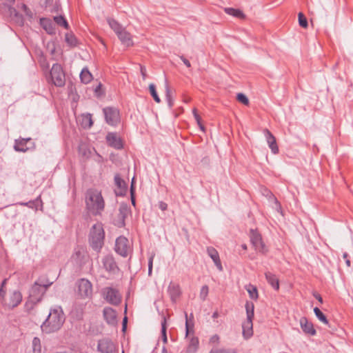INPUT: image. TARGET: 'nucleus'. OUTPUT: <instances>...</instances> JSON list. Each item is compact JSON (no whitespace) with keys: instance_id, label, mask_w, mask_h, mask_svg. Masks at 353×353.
Wrapping results in <instances>:
<instances>
[{"instance_id":"f257e3e1","label":"nucleus","mask_w":353,"mask_h":353,"mask_svg":"<svg viewBox=\"0 0 353 353\" xmlns=\"http://www.w3.org/2000/svg\"><path fill=\"white\" fill-rule=\"evenodd\" d=\"M85 209L93 216H101L105 206L101 192L95 188L88 189L85 194Z\"/></svg>"},{"instance_id":"f03ea898","label":"nucleus","mask_w":353,"mask_h":353,"mask_svg":"<svg viewBox=\"0 0 353 353\" xmlns=\"http://www.w3.org/2000/svg\"><path fill=\"white\" fill-rule=\"evenodd\" d=\"M65 321V316L61 307L57 306L50 310V313L41 325L43 332L47 334L54 333L59 330Z\"/></svg>"},{"instance_id":"7ed1b4c3","label":"nucleus","mask_w":353,"mask_h":353,"mask_svg":"<svg viewBox=\"0 0 353 353\" xmlns=\"http://www.w3.org/2000/svg\"><path fill=\"white\" fill-rule=\"evenodd\" d=\"M6 279H4L0 288V298L2 304L10 309H12L18 306L22 301V294L19 290H13L10 292L8 296H6V291L5 290V285Z\"/></svg>"},{"instance_id":"20e7f679","label":"nucleus","mask_w":353,"mask_h":353,"mask_svg":"<svg viewBox=\"0 0 353 353\" xmlns=\"http://www.w3.org/2000/svg\"><path fill=\"white\" fill-rule=\"evenodd\" d=\"M105 232L101 223L93 225L89 234V242L93 250L99 252L104 243Z\"/></svg>"},{"instance_id":"39448f33","label":"nucleus","mask_w":353,"mask_h":353,"mask_svg":"<svg viewBox=\"0 0 353 353\" xmlns=\"http://www.w3.org/2000/svg\"><path fill=\"white\" fill-rule=\"evenodd\" d=\"M107 22L123 46L130 47L134 45L131 34L121 24L112 18H107Z\"/></svg>"},{"instance_id":"423d86ee","label":"nucleus","mask_w":353,"mask_h":353,"mask_svg":"<svg viewBox=\"0 0 353 353\" xmlns=\"http://www.w3.org/2000/svg\"><path fill=\"white\" fill-rule=\"evenodd\" d=\"M52 285V282H44L41 279L36 281L32 285L29 294V301L37 304L42 300L47 289Z\"/></svg>"},{"instance_id":"0eeeda50","label":"nucleus","mask_w":353,"mask_h":353,"mask_svg":"<svg viewBox=\"0 0 353 353\" xmlns=\"http://www.w3.org/2000/svg\"><path fill=\"white\" fill-rule=\"evenodd\" d=\"M245 307L247 319L242 324L243 336L244 339H248L253 335L252 320L254 316V305L252 302L247 301Z\"/></svg>"},{"instance_id":"6e6552de","label":"nucleus","mask_w":353,"mask_h":353,"mask_svg":"<svg viewBox=\"0 0 353 353\" xmlns=\"http://www.w3.org/2000/svg\"><path fill=\"white\" fill-rule=\"evenodd\" d=\"M48 81H51L57 87H63L65 83V73L59 63H54L50 72Z\"/></svg>"},{"instance_id":"1a4fd4ad","label":"nucleus","mask_w":353,"mask_h":353,"mask_svg":"<svg viewBox=\"0 0 353 353\" xmlns=\"http://www.w3.org/2000/svg\"><path fill=\"white\" fill-rule=\"evenodd\" d=\"M101 294L103 299L111 305H118L121 301V295L114 288L105 287L103 288Z\"/></svg>"},{"instance_id":"9d476101","label":"nucleus","mask_w":353,"mask_h":353,"mask_svg":"<svg viewBox=\"0 0 353 353\" xmlns=\"http://www.w3.org/2000/svg\"><path fill=\"white\" fill-rule=\"evenodd\" d=\"M77 296L81 299L91 297L92 294V285L88 279H81L76 283Z\"/></svg>"},{"instance_id":"9b49d317","label":"nucleus","mask_w":353,"mask_h":353,"mask_svg":"<svg viewBox=\"0 0 353 353\" xmlns=\"http://www.w3.org/2000/svg\"><path fill=\"white\" fill-rule=\"evenodd\" d=\"M105 119L108 124L115 126L120 121L119 111L114 108L107 107L103 109Z\"/></svg>"},{"instance_id":"f8f14e48","label":"nucleus","mask_w":353,"mask_h":353,"mask_svg":"<svg viewBox=\"0 0 353 353\" xmlns=\"http://www.w3.org/2000/svg\"><path fill=\"white\" fill-rule=\"evenodd\" d=\"M250 241L256 251L263 254L268 251L261 235L257 231L250 230Z\"/></svg>"},{"instance_id":"ddd939ff","label":"nucleus","mask_w":353,"mask_h":353,"mask_svg":"<svg viewBox=\"0 0 353 353\" xmlns=\"http://www.w3.org/2000/svg\"><path fill=\"white\" fill-rule=\"evenodd\" d=\"M114 250L119 255L126 257L130 251L128 239L123 236H119L116 239Z\"/></svg>"},{"instance_id":"4468645a","label":"nucleus","mask_w":353,"mask_h":353,"mask_svg":"<svg viewBox=\"0 0 353 353\" xmlns=\"http://www.w3.org/2000/svg\"><path fill=\"white\" fill-rule=\"evenodd\" d=\"M103 268L107 272L112 274H116L119 271V268L112 255L105 256L102 259Z\"/></svg>"},{"instance_id":"2eb2a0df","label":"nucleus","mask_w":353,"mask_h":353,"mask_svg":"<svg viewBox=\"0 0 353 353\" xmlns=\"http://www.w3.org/2000/svg\"><path fill=\"white\" fill-rule=\"evenodd\" d=\"M105 139L109 146L117 150L123 148V144L122 139L116 132H108Z\"/></svg>"},{"instance_id":"dca6fc26","label":"nucleus","mask_w":353,"mask_h":353,"mask_svg":"<svg viewBox=\"0 0 353 353\" xmlns=\"http://www.w3.org/2000/svg\"><path fill=\"white\" fill-rule=\"evenodd\" d=\"M97 349L101 353H113L115 350L114 343L108 339L99 340Z\"/></svg>"},{"instance_id":"f3484780","label":"nucleus","mask_w":353,"mask_h":353,"mask_svg":"<svg viewBox=\"0 0 353 353\" xmlns=\"http://www.w3.org/2000/svg\"><path fill=\"white\" fill-rule=\"evenodd\" d=\"M263 132L265 137L268 146L271 149L272 152L273 154H277L279 152V147L276 144V141L274 136L268 129H264Z\"/></svg>"},{"instance_id":"a211bd4d","label":"nucleus","mask_w":353,"mask_h":353,"mask_svg":"<svg viewBox=\"0 0 353 353\" xmlns=\"http://www.w3.org/2000/svg\"><path fill=\"white\" fill-rule=\"evenodd\" d=\"M103 314L107 323L113 325L117 323V312L112 307H105L103 311Z\"/></svg>"},{"instance_id":"6ab92c4d","label":"nucleus","mask_w":353,"mask_h":353,"mask_svg":"<svg viewBox=\"0 0 353 353\" xmlns=\"http://www.w3.org/2000/svg\"><path fill=\"white\" fill-rule=\"evenodd\" d=\"M15 205H19L21 206H26L31 209H34L37 210L39 207H40V210H43V201L41 200V195L38 196L34 200H31L28 202H18Z\"/></svg>"},{"instance_id":"aec40b11","label":"nucleus","mask_w":353,"mask_h":353,"mask_svg":"<svg viewBox=\"0 0 353 353\" xmlns=\"http://www.w3.org/2000/svg\"><path fill=\"white\" fill-rule=\"evenodd\" d=\"M300 325L303 331L307 334L312 336L316 334V332L313 327L312 323L308 322L306 317H301L300 319Z\"/></svg>"},{"instance_id":"412c9836","label":"nucleus","mask_w":353,"mask_h":353,"mask_svg":"<svg viewBox=\"0 0 353 353\" xmlns=\"http://www.w3.org/2000/svg\"><path fill=\"white\" fill-rule=\"evenodd\" d=\"M207 253L208 256L212 259L215 265L219 271L223 270V267L219 258V255L216 249L212 247H208L207 248Z\"/></svg>"},{"instance_id":"4be33fe9","label":"nucleus","mask_w":353,"mask_h":353,"mask_svg":"<svg viewBox=\"0 0 353 353\" xmlns=\"http://www.w3.org/2000/svg\"><path fill=\"white\" fill-rule=\"evenodd\" d=\"M40 24L42 28L47 32L49 34H53L55 33V28L53 22L47 18H42L40 19Z\"/></svg>"},{"instance_id":"5701e85b","label":"nucleus","mask_w":353,"mask_h":353,"mask_svg":"<svg viewBox=\"0 0 353 353\" xmlns=\"http://www.w3.org/2000/svg\"><path fill=\"white\" fill-rule=\"evenodd\" d=\"M265 279L268 281V283L275 290H279V279L276 277V276L270 272H266L265 273Z\"/></svg>"},{"instance_id":"b1692460","label":"nucleus","mask_w":353,"mask_h":353,"mask_svg":"<svg viewBox=\"0 0 353 353\" xmlns=\"http://www.w3.org/2000/svg\"><path fill=\"white\" fill-rule=\"evenodd\" d=\"M30 138L15 140L14 149L17 152H26L28 150V148L26 145L27 143L30 141Z\"/></svg>"},{"instance_id":"393cba45","label":"nucleus","mask_w":353,"mask_h":353,"mask_svg":"<svg viewBox=\"0 0 353 353\" xmlns=\"http://www.w3.org/2000/svg\"><path fill=\"white\" fill-rule=\"evenodd\" d=\"M92 79V74L89 71L88 68L87 67L83 68L80 73L81 81L84 84H87L89 83Z\"/></svg>"},{"instance_id":"a878e982","label":"nucleus","mask_w":353,"mask_h":353,"mask_svg":"<svg viewBox=\"0 0 353 353\" xmlns=\"http://www.w3.org/2000/svg\"><path fill=\"white\" fill-rule=\"evenodd\" d=\"M224 11L226 14L239 19H243L245 18V14L239 9H235L233 8H225Z\"/></svg>"},{"instance_id":"bb28decb","label":"nucleus","mask_w":353,"mask_h":353,"mask_svg":"<svg viewBox=\"0 0 353 353\" xmlns=\"http://www.w3.org/2000/svg\"><path fill=\"white\" fill-rule=\"evenodd\" d=\"M251 299L256 301L259 298L258 290L256 286L248 284L245 287Z\"/></svg>"},{"instance_id":"cd10ccee","label":"nucleus","mask_w":353,"mask_h":353,"mask_svg":"<svg viewBox=\"0 0 353 353\" xmlns=\"http://www.w3.org/2000/svg\"><path fill=\"white\" fill-rule=\"evenodd\" d=\"M199 347V339L197 337H192L187 348L188 353H195Z\"/></svg>"},{"instance_id":"c85d7f7f","label":"nucleus","mask_w":353,"mask_h":353,"mask_svg":"<svg viewBox=\"0 0 353 353\" xmlns=\"http://www.w3.org/2000/svg\"><path fill=\"white\" fill-rule=\"evenodd\" d=\"M81 125L84 128H90L93 125V121L92 119V114L90 113H85L82 114Z\"/></svg>"},{"instance_id":"c756f323","label":"nucleus","mask_w":353,"mask_h":353,"mask_svg":"<svg viewBox=\"0 0 353 353\" xmlns=\"http://www.w3.org/2000/svg\"><path fill=\"white\" fill-rule=\"evenodd\" d=\"M32 349L33 353H43L41 340L39 337H34L32 341Z\"/></svg>"},{"instance_id":"7c9ffc66","label":"nucleus","mask_w":353,"mask_h":353,"mask_svg":"<svg viewBox=\"0 0 353 353\" xmlns=\"http://www.w3.org/2000/svg\"><path fill=\"white\" fill-rule=\"evenodd\" d=\"M165 89L166 101H167L169 108H171L174 105V100L172 99L171 90H170V86L168 85L167 80H165Z\"/></svg>"},{"instance_id":"2f4dec72","label":"nucleus","mask_w":353,"mask_h":353,"mask_svg":"<svg viewBox=\"0 0 353 353\" xmlns=\"http://www.w3.org/2000/svg\"><path fill=\"white\" fill-rule=\"evenodd\" d=\"M167 319L165 316H162V320H161V337L163 341L166 343L168 342V338H167V334H166V330H167Z\"/></svg>"},{"instance_id":"473e14b6","label":"nucleus","mask_w":353,"mask_h":353,"mask_svg":"<svg viewBox=\"0 0 353 353\" xmlns=\"http://www.w3.org/2000/svg\"><path fill=\"white\" fill-rule=\"evenodd\" d=\"M65 42L72 47H74L77 45V40L76 37L71 33H67L65 36Z\"/></svg>"},{"instance_id":"72a5a7b5","label":"nucleus","mask_w":353,"mask_h":353,"mask_svg":"<svg viewBox=\"0 0 353 353\" xmlns=\"http://www.w3.org/2000/svg\"><path fill=\"white\" fill-rule=\"evenodd\" d=\"M314 312L316 315V316L318 318V319L321 321L322 323L328 325L329 322L326 318V316L324 315V314L321 311V310L319 307H314Z\"/></svg>"},{"instance_id":"f704fd0d","label":"nucleus","mask_w":353,"mask_h":353,"mask_svg":"<svg viewBox=\"0 0 353 353\" xmlns=\"http://www.w3.org/2000/svg\"><path fill=\"white\" fill-rule=\"evenodd\" d=\"M185 336L187 337L190 333H193L194 323L190 324V319L188 317V314L185 313Z\"/></svg>"},{"instance_id":"c9c22d12","label":"nucleus","mask_w":353,"mask_h":353,"mask_svg":"<svg viewBox=\"0 0 353 353\" xmlns=\"http://www.w3.org/2000/svg\"><path fill=\"white\" fill-rule=\"evenodd\" d=\"M149 90H150V94L153 97L154 100L157 103H159L161 102V99L159 98V97L157 92L156 86L154 83H150L149 85Z\"/></svg>"},{"instance_id":"e433bc0d","label":"nucleus","mask_w":353,"mask_h":353,"mask_svg":"<svg viewBox=\"0 0 353 353\" xmlns=\"http://www.w3.org/2000/svg\"><path fill=\"white\" fill-rule=\"evenodd\" d=\"M265 192H266V196H268L269 198V199H271L272 200L275 205H276V209L277 211H280L281 210V205L280 204V203L279 202V201L277 200V199L275 197V196L269 190H265Z\"/></svg>"},{"instance_id":"4c0bfd02","label":"nucleus","mask_w":353,"mask_h":353,"mask_svg":"<svg viewBox=\"0 0 353 353\" xmlns=\"http://www.w3.org/2000/svg\"><path fill=\"white\" fill-rule=\"evenodd\" d=\"M114 183L115 185L120 189H123L125 190L126 186L125 181L120 177L119 174H116L114 176Z\"/></svg>"},{"instance_id":"58836bf2","label":"nucleus","mask_w":353,"mask_h":353,"mask_svg":"<svg viewBox=\"0 0 353 353\" xmlns=\"http://www.w3.org/2000/svg\"><path fill=\"white\" fill-rule=\"evenodd\" d=\"M54 21L57 23L58 25L61 26H63L65 28H68V23L65 19L62 16H57L54 17Z\"/></svg>"},{"instance_id":"ea45409f","label":"nucleus","mask_w":353,"mask_h":353,"mask_svg":"<svg viewBox=\"0 0 353 353\" xmlns=\"http://www.w3.org/2000/svg\"><path fill=\"white\" fill-rule=\"evenodd\" d=\"M209 353H237L234 349H212Z\"/></svg>"},{"instance_id":"a19ab883","label":"nucleus","mask_w":353,"mask_h":353,"mask_svg":"<svg viewBox=\"0 0 353 353\" xmlns=\"http://www.w3.org/2000/svg\"><path fill=\"white\" fill-rule=\"evenodd\" d=\"M192 113H193L194 117L198 125L199 126L200 129L201 130L204 131V126L201 123V118L197 113V110L196 108H194L192 110Z\"/></svg>"},{"instance_id":"79ce46f5","label":"nucleus","mask_w":353,"mask_h":353,"mask_svg":"<svg viewBox=\"0 0 353 353\" xmlns=\"http://www.w3.org/2000/svg\"><path fill=\"white\" fill-rule=\"evenodd\" d=\"M208 292H209L208 286L206 285L202 286L201 291H200V294H199L200 299L202 301H205L208 295Z\"/></svg>"},{"instance_id":"37998d69","label":"nucleus","mask_w":353,"mask_h":353,"mask_svg":"<svg viewBox=\"0 0 353 353\" xmlns=\"http://www.w3.org/2000/svg\"><path fill=\"white\" fill-rule=\"evenodd\" d=\"M299 23L303 28H307L308 26L307 20L302 12L299 13Z\"/></svg>"},{"instance_id":"c03bdc74","label":"nucleus","mask_w":353,"mask_h":353,"mask_svg":"<svg viewBox=\"0 0 353 353\" xmlns=\"http://www.w3.org/2000/svg\"><path fill=\"white\" fill-rule=\"evenodd\" d=\"M129 213V209L127 205H121L119 208V216L124 219Z\"/></svg>"},{"instance_id":"a18cd8bd","label":"nucleus","mask_w":353,"mask_h":353,"mask_svg":"<svg viewBox=\"0 0 353 353\" xmlns=\"http://www.w3.org/2000/svg\"><path fill=\"white\" fill-rule=\"evenodd\" d=\"M237 100L243 104L248 105L249 104V100L248 97L243 93H239L236 96Z\"/></svg>"},{"instance_id":"49530a36","label":"nucleus","mask_w":353,"mask_h":353,"mask_svg":"<svg viewBox=\"0 0 353 353\" xmlns=\"http://www.w3.org/2000/svg\"><path fill=\"white\" fill-rule=\"evenodd\" d=\"M154 256H155V254L152 253L148 259V275L149 276L152 275V268H153V260H154Z\"/></svg>"},{"instance_id":"de8ad7c7","label":"nucleus","mask_w":353,"mask_h":353,"mask_svg":"<svg viewBox=\"0 0 353 353\" xmlns=\"http://www.w3.org/2000/svg\"><path fill=\"white\" fill-rule=\"evenodd\" d=\"M21 8L26 12V15L30 16L32 14L31 11L26 4L21 3Z\"/></svg>"},{"instance_id":"09e8293b","label":"nucleus","mask_w":353,"mask_h":353,"mask_svg":"<svg viewBox=\"0 0 353 353\" xmlns=\"http://www.w3.org/2000/svg\"><path fill=\"white\" fill-rule=\"evenodd\" d=\"M210 343H219V336L217 334H214L211 336L210 339Z\"/></svg>"},{"instance_id":"8fccbe9b","label":"nucleus","mask_w":353,"mask_h":353,"mask_svg":"<svg viewBox=\"0 0 353 353\" xmlns=\"http://www.w3.org/2000/svg\"><path fill=\"white\" fill-rule=\"evenodd\" d=\"M343 257L345 260V263H346L347 266V267H350L351 266V261L348 259V254L347 252H344L343 254Z\"/></svg>"},{"instance_id":"3c124183","label":"nucleus","mask_w":353,"mask_h":353,"mask_svg":"<svg viewBox=\"0 0 353 353\" xmlns=\"http://www.w3.org/2000/svg\"><path fill=\"white\" fill-rule=\"evenodd\" d=\"M180 59L188 68L191 67L190 62L184 56H180Z\"/></svg>"},{"instance_id":"603ef678","label":"nucleus","mask_w":353,"mask_h":353,"mask_svg":"<svg viewBox=\"0 0 353 353\" xmlns=\"http://www.w3.org/2000/svg\"><path fill=\"white\" fill-rule=\"evenodd\" d=\"M159 208L162 210V211H165L167 210L168 208V205L166 203L163 202V201H160L159 203Z\"/></svg>"},{"instance_id":"864d4df0","label":"nucleus","mask_w":353,"mask_h":353,"mask_svg":"<svg viewBox=\"0 0 353 353\" xmlns=\"http://www.w3.org/2000/svg\"><path fill=\"white\" fill-rule=\"evenodd\" d=\"M313 296L315 297L316 299H317L321 303H323V299L321 297V296L317 293V292H314L313 293Z\"/></svg>"},{"instance_id":"5fc2aeb1","label":"nucleus","mask_w":353,"mask_h":353,"mask_svg":"<svg viewBox=\"0 0 353 353\" xmlns=\"http://www.w3.org/2000/svg\"><path fill=\"white\" fill-rule=\"evenodd\" d=\"M141 73L143 79H145L146 76H147L145 68L142 67V66L141 67Z\"/></svg>"},{"instance_id":"6e6d98bb","label":"nucleus","mask_w":353,"mask_h":353,"mask_svg":"<svg viewBox=\"0 0 353 353\" xmlns=\"http://www.w3.org/2000/svg\"><path fill=\"white\" fill-rule=\"evenodd\" d=\"M15 0H5V4L8 6V7H10L11 6H12L14 3Z\"/></svg>"},{"instance_id":"4d7b16f0","label":"nucleus","mask_w":353,"mask_h":353,"mask_svg":"<svg viewBox=\"0 0 353 353\" xmlns=\"http://www.w3.org/2000/svg\"><path fill=\"white\" fill-rule=\"evenodd\" d=\"M127 317L125 316L123 322V330H125L126 328Z\"/></svg>"},{"instance_id":"13d9d810","label":"nucleus","mask_w":353,"mask_h":353,"mask_svg":"<svg viewBox=\"0 0 353 353\" xmlns=\"http://www.w3.org/2000/svg\"><path fill=\"white\" fill-rule=\"evenodd\" d=\"M131 194H132V203L133 205L135 204V201H134V199L133 198L132 195H133V184H132L131 185Z\"/></svg>"},{"instance_id":"bf43d9fd","label":"nucleus","mask_w":353,"mask_h":353,"mask_svg":"<svg viewBox=\"0 0 353 353\" xmlns=\"http://www.w3.org/2000/svg\"><path fill=\"white\" fill-rule=\"evenodd\" d=\"M219 316V313L218 312H214L213 314H212V318L213 319H216Z\"/></svg>"},{"instance_id":"052dcab7","label":"nucleus","mask_w":353,"mask_h":353,"mask_svg":"<svg viewBox=\"0 0 353 353\" xmlns=\"http://www.w3.org/2000/svg\"><path fill=\"white\" fill-rule=\"evenodd\" d=\"M183 101H184L185 103H189L190 101V98H185V99H184Z\"/></svg>"},{"instance_id":"680f3d73","label":"nucleus","mask_w":353,"mask_h":353,"mask_svg":"<svg viewBox=\"0 0 353 353\" xmlns=\"http://www.w3.org/2000/svg\"><path fill=\"white\" fill-rule=\"evenodd\" d=\"M161 353H168V351H167V350L165 349V347H163V348L162 349Z\"/></svg>"},{"instance_id":"e2e57ef3","label":"nucleus","mask_w":353,"mask_h":353,"mask_svg":"<svg viewBox=\"0 0 353 353\" xmlns=\"http://www.w3.org/2000/svg\"><path fill=\"white\" fill-rule=\"evenodd\" d=\"M101 84H99V85L96 88V89H95V92H97V91H98V90H99V89L101 88Z\"/></svg>"},{"instance_id":"0e129e2a","label":"nucleus","mask_w":353,"mask_h":353,"mask_svg":"<svg viewBox=\"0 0 353 353\" xmlns=\"http://www.w3.org/2000/svg\"><path fill=\"white\" fill-rule=\"evenodd\" d=\"M172 289L176 291V292H178V287H173Z\"/></svg>"},{"instance_id":"69168bd1","label":"nucleus","mask_w":353,"mask_h":353,"mask_svg":"<svg viewBox=\"0 0 353 353\" xmlns=\"http://www.w3.org/2000/svg\"><path fill=\"white\" fill-rule=\"evenodd\" d=\"M242 248L244 249V250H246L247 249L246 245H242Z\"/></svg>"},{"instance_id":"338daca9","label":"nucleus","mask_w":353,"mask_h":353,"mask_svg":"<svg viewBox=\"0 0 353 353\" xmlns=\"http://www.w3.org/2000/svg\"><path fill=\"white\" fill-rule=\"evenodd\" d=\"M83 156H86V152H85V151H84V152H83Z\"/></svg>"},{"instance_id":"774afa93","label":"nucleus","mask_w":353,"mask_h":353,"mask_svg":"<svg viewBox=\"0 0 353 353\" xmlns=\"http://www.w3.org/2000/svg\"><path fill=\"white\" fill-rule=\"evenodd\" d=\"M190 318H192V319H193V318H194V317H193V314H190Z\"/></svg>"}]
</instances>
